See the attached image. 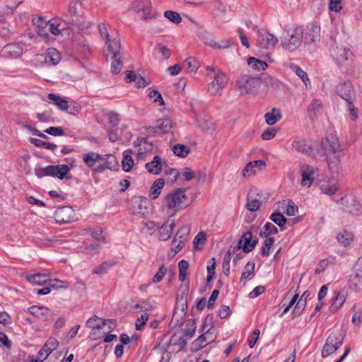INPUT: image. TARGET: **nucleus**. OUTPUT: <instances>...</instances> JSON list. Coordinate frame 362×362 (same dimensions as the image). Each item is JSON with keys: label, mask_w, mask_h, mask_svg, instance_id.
I'll return each instance as SVG.
<instances>
[{"label": "nucleus", "mask_w": 362, "mask_h": 362, "mask_svg": "<svg viewBox=\"0 0 362 362\" xmlns=\"http://www.w3.org/2000/svg\"><path fill=\"white\" fill-rule=\"evenodd\" d=\"M303 37V29L302 27L296 26L286 28L281 38V45L284 49L293 52L301 45Z\"/></svg>", "instance_id": "1"}, {"label": "nucleus", "mask_w": 362, "mask_h": 362, "mask_svg": "<svg viewBox=\"0 0 362 362\" xmlns=\"http://www.w3.org/2000/svg\"><path fill=\"white\" fill-rule=\"evenodd\" d=\"M187 197L185 189L178 188L173 192L168 193L163 200L165 206L168 209L173 211V215L176 212L183 210L187 207L186 201Z\"/></svg>", "instance_id": "2"}, {"label": "nucleus", "mask_w": 362, "mask_h": 362, "mask_svg": "<svg viewBox=\"0 0 362 362\" xmlns=\"http://www.w3.org/2000/svg\"><path fill=\"white\" fill-rule=\"evenodd\" d=\"M69 172V168L66 165H48L45 168H35V175L38 178L51 176L62 180Z\"/></svg>", "instance_id": "3"}, {"label": "nucleus", "mask_w": 362, "mask_h": 362, "mask_svg": "<svg viewBox=\"0 0 362 362\" xmlns=\"http://www.w3.org/2000/svg\"><path fill=\"white\" fill-rule=\"evenodd\" d=\"M260 80L257 77L247 75L240 76L236 81V86L241 94H247L260 86Z\"/></svg>", "instance_id": "4"}, {"label": "nucleus", "mask_w": 362, "mask_h": 362, "mask_svg": "<svg viewBox=\"0 0 362 362\" xmlns=\"http://www.w3.org/2000/svg\"><path fill=\"white\" fill-rule=\"evenodd\" d=\"M344 337L340 333L332 332L327 337L322 351L323 358L334 353L343 344Z\"/></svg>", "instance_id": "5"}, {"label": "nucleus", "mask_w": 362, "mask_h": 362, "mask_svg": "<svg viewBox=\"0 0 362 362\" xmlns=\"http://www.w3.org/2000/svg\"><path fill=\"white\" fill-rule=\"evenodd\" d=\"M321 146L325 155L342 153L343 151L338 137L334 134H330L323 139Z\"/></svg>", "instance_id": "6"}, {"label": "nucleus", "mask_w": 362, "mask_h": 362, "mask_svg": "<svg viewBox=\"0 0 362 362\" xmlns=\"http://www.w3.org/2000/svg\"><path fill=\"white\" fill-rule=\"evenodd\" d=\"M346 207V210L354 216H358L362 212V206L352 195H346L337 201Z\"/></svg>", "instance_id": "7"}, {"label": "nucleus", "mask_w": 362, "mask_h": 362, "mask_svg": "<svg viewBox=\"0 0 362 362\" xmlns=\"http://www.w3.org/2000/svg\"><path fill=\"white\" fill-rule=\"evenodd\" d=\"M132 9L144 20L155 17L154 15L151 14V4L150 0H136L133 2Z\"/></svg>", "instance_id": "8"}, {"label": "nucleus", "mask_w": 362, "mask_h": 362, "mask_svg": "<svg viewBox=\"0 0 362 362\" xmlns=\"http://www.w3.org/2000/svg\"><path fill=\"white\" fill-rule=\"evenodd\" d=\"M228 82V77L222 72H218L207 87L208 92L211 95H221L222 89Z\"/></svg>", "instance_id": "9"}, {"label": "nucleus", "mask_w": 362, "mask_h": 362, "mask_svg": "<svg viewBox=\"0 0 362 362\" xmlns=\"http://www.w3.org/2000/svg\"><path fill=\"white\" fill-rule=\"evenodd\" d=\"M336 93L346 100L348 105H351L352 104L355 91L350 81L340 83L336 88Z\"/></svg>", "instance_id": "10"}, {"label": "nucleus", "mask_w": 362, "mask_h": 362, "mask_svg": "<svg viewBox=\"0 0 362 362\" xmlns=\"http://www.w3.org/2000/svg\"><path fill=\"white\" fill-rule=\"evenodd\" d=\"M189 233V228L187 226H182L176 233L172 242L173 245V250L175 254L183 248Z\"/></svg>", "instance_id": "11"}, {"label": "nucleus", "mask_w": 362, "mask_h": 362, "mask_svg": "<svg viewBox=\"0 0 362 362\" xmlns=\"http://www.w3.org/2000/svg\"><path fill=\"white\" fill-rule=\"evenodd\" d=\"M278 42L274 35L267 32L259 31L257 34V45L267 49H273Z\"/></svg>", "instance_id": "12"}, {"label": "nucleus", "mask_w": 362, "mask_h": 362, "mask_svg": "<svg viewBox=\"0 0 362 362\" xmlns=\"http://www.w3.org/2000/svg\"><path fill=\"white\" fill-rule=\"evenodd\" d=\"M331 54L334 59L339 64L344 62L352 56V52L350 49H346L342 45L332 47Z\"/></svg>", "instance_id": "13"}, {"label": "nucleus", "mask_w": 362, "mask_h": 362, "mask_svg": "<svg viewBox=\"0 0 362 362\" xmlns=\"http://www.w3.org/2000/svg\"><path fill=\"white\" fill-rule=\"evenodd\" d=\"M105 45L113 57L121 55L120 39L116 32H111V37L105 40Z\"/></svg>", "instance_id": "14"}, {"label": "nucleus", "mask_w": 362, "mask_h": 362, "mask_svg": "<svg viewBox=\"0 0 362 362\" xmlns=\"http://www.w3.org/2000/svg\"><path fill=\"white\" fill-rule=\"evenodd\" d=\"M257 244V239L252 240V234L250 231H246L242 235L238 242L239 248H243L245 252H251Z\"/></svg>", "instance_id": "15"}, {"label": "nucleus", "mask_w": 362, "mask_h": 362, "mask_svg": "<svg viewBox=\"0 0 362 362\" xmlns=\"http://www.w3.org/2000/svg\"><path fill=\"white\" fill-rule=\"evenodd\" d=\"M74 211L70 206H62L58 208L54 212V218L57 223H64L71 221L74 216Z\"/></svg>", "instance_id": "16"}, {"label": "nucleus", "mask_w": 362, "mask_h": 362, "mask_svg": "<svg viewBox=\"0 0 362 362\" xmlns=\"http://www.w3.org/2000/svg\"><path fill=\"white\" fill-rule=\"evenodd\" d=\"M329 169L332 173H338L341 170V158L343 153L325 155Z\"/></svg>", "instance_id": "17"}, {"label": "nucleus", "mask_w": 362, "mask_h": 362, "mask_svg": "<svg viewBox=\"0 0 362 362\" xmlns=\"http://www.w3.org/2000/svg\"><path fill=\"white\" fill-rule=\"evenodd\" d=\"M173 129V122L170 119H160L156 122L155 127H149V133L162 134L168 133Z\"/></svg>", "instance_id": "18"}, {"label": "nucleus", "mask_w": 362, "mask_h": 362, "mask_svg": "<svg viewBox=\"0 0 362 362\" xmlns=\"http://www.w3.org/2000/svg\"><path fill=\"white\" fill-rule=\"evenodd\" d=\"M175 226L173 219L168 218L161 226L158 230L159 240H168L172 235V232Z\"/></svg>", "instance_id": "19"}, {"label": "nucleus", "mask_w": 362, "mask_h": 362, "mask_svg": "<svg viewBox=\"0 0 362 362\" xmlns=\"http://www.w3.org/2000/svg\"><path fill=\"white\" fill-rule=\"evenodd\" d=\"M357 266L359 267L356 268L351 275L349 284L355 291H361L362 290V260Z\"/></svg>", "instance_id": "20"}, {"label": "nucleus", "mask_w": 362, "mask_h": 362, "mask_svg": "<svg viewBox=\"0 0 362 362\" xmlns=\"http://www.w3.org/2000/svg\"><path fill=\"white\" fill-rule=\"evenodd\" d=\"M320 40V27L315 23H310L307 26L305 32L306 42H316Z\"/></svg>", "instance_id": "21"}, {"label": "nucleus", "mask_w": 362, "mask_h": 362, "mask_svg": "<svg viewBox=\"0 0 362 362\" xmlns=\"http://www.w3.org/2000/svg\"><path fill=\"white\" fill-rule=\"evenodd\" d=\"M59 346V341L54 337H49L43 347L38 351L37 356L45 360Z\"/></svg>", "instance_id": "22"}, {"label": "nucleus", "mask_w": 362, "mask_h": 362, "mask_svg": "<svg viewBox=\"0 0 362 362\" xmlns=\"http://www.w3.org/2000/svg\"><path fill=\"white\" fill-rule=\"evenodd\" d=\"M300 170L302 176L301 185L303 186L310 187L313 182V168L312 166L307 164H301Z\"/></svg>", "instance_id": "23"}, {"label": "nucleus", "mask_w": 362, "mask_h": 362, "mask_svg": "<svg viewBox=\"0 0 362 362\" xmlns=\"http://www.w3.org/2000/svg\"><path fill=\"white\" fill-rule=\"evenodd\" d=\"M81 1L82 0H78L77 2L71 4L69 6V13H70L71 16L74 18H71V20H69L67 23L76 25L78 27H80L82 25V21L80 20L79 17H81L82 15H81L78 10V6H81Z\"/></svg>", "instance_id": "24"}, {"label": "nucleus", "mask_w": 362, "mask_h": 362, "mask_svg": "<svg viewBox=\"0 0 362 362\" xmlns=\"http://www.w3.org/2000/svg\"><path fill=\"white\" fill-rule=\"evenodd\" d=\"M107 321H110V319L101 320L97 315H93L90 317L86 322V327L92 329L90 334V336L95 334V329H103L105 327Z\"/></svg>", "instance_id": "25"}, {"label": "nucleus", "mask_w": 362, "mask_h": 362, "mask_svg": "<svg viewBox=\"0 0 362 362\" xmlns=\"http://www.w3.org/2000/svg\"><path fill=\"white\" fill-rule=\"evenodd\" d=\"M265 162L262 160H257L250 162L243 169V175L244 177H250L252 175H255L256 173L255 168L262 170L265 167Z\"/></svg>", "instance_id": "26"}, {"label": "nucleus", "mask_w": 362, "mask_h": 362, "mask_svg": "<svg viewBox=\"0 0 362 362\" xmlns=\"http://www.w3.org/2000/svg\"><path fill=\"white\" fill-rule=\"evenodd\" d=\"M22 48L16 44H8L3 47L1 49V55L4 57H11L16 58L22 54Z\"/></svg>", "instance_id": "27"}, {"label": "nucleus", "mask_w": 362, "mask_h": 362, "mask_svg": "<svg viewBox=\"0 0 362 362\" xmlns=\"http://www.w3.org/2000/svg\"><path fill=\"white\" fill-rule=\"evenodd\" d=\"M145 168L150 173L154 175L159 174L162 170L161 158L158 156H155L151 162L146 163Z\"/></svg>", "instance_id": "28"}, {"label": "nucleus", "mask_w": 362, "mask_h": 362, "mask_svg": "<svg viewBox=\"0 0 362 362\" xmlns=\"http://www.w3.org/2000/svg\"><path fill=\"white\" fill-rule=\"evenodd\" d=\"M134 147L138 148L137 153L139 156L152 150V145L148 144L147 139L144 137L138 138L136 141H134Z\"/></svg>", "instance_id": "29"}, {"label": "nucleus", "mask_w": 362, "mask_h": 362, "mask_svg": "<svg viewBox=\"0 0 362 362\" xmlns=\"http://www.w3.org/2000/svg\"><path fill=\"white\" fill-rule=\"evenodd\" d=\"M102 160H105V156L103 155L95 153L90 152L83 155V160L86 163V165L92 168L95 164V163L100 161Z\"/></svg>", "instance_id": "30"}, {"label": "nucleus", "mask_w": 362, "mask_h": 362, "mask_svg": "<svg viewBox=\"0 0 362 362\" xmlns=\"http://www.w3.org/2000/svg\"><path fill=\"white\" fill-rule=\"evenodd\" d=\"M116 264L117 262L113 260L103 262L99 266L93 269L92 273L100 276L105 275L111 268H112Z\"/></svg>", "instance_id": "31"}, {"label": "nucleus", "mask_w": 362, "mask_h": 362, "mask_svg": "<svg viewBox=\"0 0 362 362\" xmlns=\"http://www.w3.org/2000/svg\"><path fill=\"white\" fill-rule=\"evenodd\" d=\"M47 97L59 110L62 111L68 110L69 102L64 98H62L54 93H49Z\"/></svg>", "instance_id": "32"}, {"label": "nucleus", "mask_w": 362, "mask_h": 362, "mask_svg": "<svg viewBox=\"0 0 362 362\" xmlns=\"http://www.w3.org/2000/svg\"><path fill=\"white\" fill-rule=\"evenodd\" d=\"M165 181L163 178L156 180L149 191V196L151 199H156L158 197L161 192V189L164 187Z\"/></svg>", "instance_id": "33"}, {"label": "nucleus", "mask_w": 362, "mask_h": 362, "mask_svg": "<svg viewBox=\"0 0 362 362\" xmlns=\"http://www.w3.org/2000/svg\"><path fill=\"white\" fill-rule=\"evenodd\" d=\"M47 276L46 274H30L26 276V279L30 283L42 286L48 284L49 281L46 279Z\"/></svg>", "instance_id": "34"}, {"label": "nucleus", "mask_w": 362, "mask_h": 362, "mask_svg": "<svg viewBox=\"0 0 362 362\" xmlns=\"http://www.w3.org/2000/svg\"><path fill=\"white\" fill-rule=\"evenodd\" d=\"M47 64H57L61 59L59 52L54 48H48L45 52Z\"/></svg>", "instance_id": "35"}, {"label": "nucleus", "mask_w": 362, "mask_h": 362, "mask_svg": "<svg viewBox=\"0 0 362 362\" xmlns=\"http://www.w3.org/2000/svg\"><path fill=\"white\" fill-rule=\"evenodd\" d=\"M30 314L36 317L46 320L49 313V310L42 306L33 305L29 308Z\"/></svg>", "instance_id": "36"}, {"label": "nucleus", "mask_w": 362, "mask_h": 362, "mask_svg": "<svg viewBox=\"0 0 362 362\" xmlns=\"http://www.w3.org/2000/svg\"><path fill=\"white\" fill-rule=\"evenodd\" d=\"M281 112L276 108H273L272 112H267L264 115L265 121L269 125L276 124L279 119H281Z\"/></svg>", "instance_id": "37"}, {"label": "nucleus", "mask_w": 362, "mask_h": 362, "mask_svg": "<svg viewBox=\"0 0 362 362\" xmlns=\"http://www.w3.org/2000/svg\"><path fill=\"white\" fill-rule=\"evenodd\" d=\"M292 146L297 151L304 154H309L311 152L310 146L305 140L293 141L292 143Z\"/></svg>", "instance_id": "38"}, {"label": "nucleus", "mask_w": 362, "mask_h": 362, "mask_svg": "<svg viewBox=\"0 0 362 362\" xmlns=\"http://www.w3.org/2000/svg\"><path fill=\"white\" fill-rule=\"evenodd\" d=\"M322 102L317 99L313 100L308 108V112L310 117L313 118L317 113L320 112L322 111Z\"/></svg>", "instance_id": "39"}, {"label": "nucleus", "mask_w": 362, "mask_h": 362, "mask_svg": "<svg viewBox=\"0 0 362 362\" xmlns=\"http://www.w3.org/2000/svg\"><path fill=\"white\" fill-rule=\"evenodd\" d=\"M103 156H105L103 165L105 169L114 170L118 168V163L113 155L106 154L103 155Z\"/></svg>", "instance_id": "40"}, {"label": "nucleus", "mask_w": 362, "mask_h": 362, "mask_svg": "<svg viewBox=\"0 0 362 362\" xmlns=\"http://www.w3.org/2000/svg\"><path fill=\"white\" fill-rule=\"evenodd\" d=\"M247 64L250 66L253 69L257 71H264L267 68V64L263 61H261L255 57H249L247 60Z\"/></svg>", "instance_id": "41"}, {"label": "nucleus", "mask_w": 362, "mask_h": 362, "mask_svg": "<svg viewBox=\"0 0 362 362\" xmlns=\"http://www.w3.org/2000/svg\"><path fill=\"white\" fill-rule=\"evenodd\" d=\"M288 67L303 81L305 85L307 86L310 80L306 72L295 64H289Z\"/></svg>", "instance_id": "42"}, {"label": "nucleus", "mask_w": 362, "mask_h": 362, "mask_svg": "<svg viewBox=\"0 0 362 362\" xmlns=\"http://www.w3.org/2000/svg\"><path fill=\"white\" fill-rule=\"evenodd\" d=\"M278 233L277 228L272 223L267 222L260 231L259 235L262 237L267 238L269 235H275Z\"/></svg>", "instance_id": "43"}, {"label": "nucleus", "mask_w": 362, "mask_h": 362, "mask_svg": "<svg viewBox=\"0 0 362 362\" xmlns=\"http://www.w3.org/2000/svg\"><path fill=\"white\" fill-rule=\"evenodd\" d=\"M173 153L179 157L185 158L186 157L190 152V149L185 145L183 144H176L173 148Z\"/></svg>", "instance_id": "44"}, {"label": "nucleus", "mask_w": 362, "mask_h": 362, "mask_svg": "<svg viewBox=\"0 0 362 362\" xmlns=\"http://www.w3.org/2000/svg\"><path fill=\"white\" fill-rule=\"evenodd\" d=\"M179 267V280L184 281L186 279L189 263L185 259H182L178 263Z\"/></svg>", "instance_id": "45"}, {"label": "nucleus", "mask_w": 362, "mask_h": 362, "mask_svg": "<svg viewBox=\"0 0 362 362\" xmlns=\"http://www.w3.org/2000/svg\"><path fill=\"white\" fill-rule=\"evenodd\" d=\"M337 238L339 243L345 246L349 245L353 240V235L346 230L339 233Z\"/></svg>", "instance_id": "46"}, {"label": "nucleus", "mask_w": 362, "mask_h": 362, "mask_svg": "<svg viewBox=\"0 0 362 362\" xmlns=\"http://www.w3.org/2000/svg\"><path fill=\"white\" fill-rule=\"evenodd\" d=\"M111 59H112L111 71L114 74H117L120 72V71L122 68L121 55L115 56V57H113V55H112Z\"/></svg>", "instance_id": "47"}, {"label": "nucleus", "mask_w": 362, "mask_h": 362, "mask_svg": "<svg viewBox=\"0 0 362 362\" xmlns=\"http://www.w3.org/2000/svg\"><path fill=\"white\" fill-rule=\"evenodd\" d=\"M345 300L346 298L344 295L337 294L332 300L330 311H337L344 304Z\"/></svg>", "instance_id": "48"}, {"label": "nucleus", "mask_w": 362, "mask_h": 362, "mask_svg": "<svg viewBox=\"0 0 362 362\" xmlns=\"http://www.w3.org/2000/svg\"><path fill=\"white\" fill-rule=\"evenodd\" d=\"M196 325L195 322L192 320H188L186 321V327L184 329V334L187 338H192L195 333L196 331Z\"/></svg>", "instance_id": "49"}, {"label": "nucleus", "mask_w": 362, "mask_h": 362, "mask_svg": "<svg viewBox=\"0 0 362 362\" xmlns=\"http://www.w3.org/2000/svg\"><path fill=\"white\" fill-rule=\"evenodd\" d=\"M269 218L276 224H277L280 228L284 226L287 221L286 218L280 212L273 213L270 216Z\"/></svg>", "instance_id": "50"}, {"label": "nucleus", "mask_w": 362, "mask_h": 362, "mask_svg": "<svg viewBox=\"0 0 362 362\" xmlns=\"http://www.w3.org/2000/svg\"><path fill=\"white\" fill-rule=\"evenodd\" d=\"M274 238H267L264 242L263 245L261 248V252L263 256H269V250L271 247L274 245Z\"/></svg>", "instance_id": "51"}, {"label": "nucleus", "mask_w": 362, "mask_h": 362, "mask_svg": "<svg viewBox=\"0 0 362 362\" xmlns=\"http://www.w3.org/2000/svg\"><path fill=\"white\" fill-rule=\"evenodd\" d=\"M134 165V160L129 155H124L122 160V167L124 171L129 172Z\"/></svg>", "instance_id": "52"}, {"label": "nucleus", "mask_w": 362, "mask_h": 362, "mask_svg": "<svg viewBox=\"0 0 362 362\" xmlns=\"http://www.w3.org/2000/svg\"><path fill=\"white\" fill-rule=\"evenodd\" d=\"M320 189L323 194L331 196L337 192L339 187L336 184H326L322 185L320 187Z\"/></svg>", "instance_id": "53"}, {"label": "nucleus", "mask_w": 362, "mask_h": 362, "mask_svg": "<svg viewBox=\"0 0 362 362\" xmlns=\"http://www.w3.org/2000/svg\"><path fill=\"white\" fill-rule=\"evenodd\" d=\"M164 16L174 23H180L182 21L181 16L175 11H167L164 13Z\"/></svg>", "instance_id": "54"}, {"label": "nucleus", "mask_w": 362, "mask_h": 362, "mask_svg": "<svg viewBox=\"0 0 362 362\" xmlns=\"http://www.w3.org/2000/svg\"><path fill=\"white\" fill-rule=\"evenodd\" d=\"M48 285L54 288H67L69 286V284L67 281L59 279H49Z\"/></svg>", "instance_id": "55"}, {"label": "nucleus", "mask_w": 362, "mask_h": 362, "mask_svg": "<svg viewBox=\"0 0 362 362\" xmlns=\"http://www.w3.org/2000/svg\"><path fill=\"white\" fill-rule=\"evenodd\" d=\"M254 270L255 263L248 262L244 267L243 272L241 274L240 280H245L248 279L249 276L254 273Z\"/></svg>", "instance_id": "56"}, {"label": "nucleus", "mask_w": 362, "mask_h": 362, "mask_svg": "<svg viewBox=\"0 0 362 362\" xmlns=\"http://www.w3.org/2000/svg\"><path fill=\"white\" fill-rule=\"evenodd\" d=\"M167 269L165 268V267L163 264L160 265L158 272L153 277L152 282L154 284L160 282L163 280L164 276L165 275Z\"/></svg>", "instance_id": "57"}, {"label": "nucleus", "mask_w": 362, "mask_h": 362, "mask_svg": "<svg viewBox=\"0 0 362 362\" xmlns=\"http://www.w3.org/2000/svg\"><path fill=\"white\" fill-rule=\"evenodd\" d=\"M261 204V202L257 199H250L248 197L246 206L250 211H257L260 208Z\"/></svg>", "instance_id": "58"}, {"label": "nucleus", "mask_w": 362, "mask_h": 362, "mask_svg": "<svg viewBox=\"0 0 362 362\" xmlns=\"http://www.w3.org/2000/svg\"><path fill=\"white\" fill-rule=\"evenodd\" d=\"M206 334L205 332L204 334L200 335L196 340L194 341L192 345L195 347V349H200L207 344Z\"/></svg>", "instance_id": "59"}, {"label": "nucleus", "mask_w": 362, "mask_h": 362, "mask_svg": "<svg viewBox=\"0 0 362 362\" xmlns=\"http://www.w3.org/2000/svg\"><path fill=\"white\" fill-rule=\"evenodd\" d=\"M47 134L52 136H63L65 134L64 130L62 127H50L45 130Z\"/></svg>", "instance_id": "60"}, {"label": "nucleus", "mask_w": 362, "mask_h": 362, "mask_svg": "<svg viewBox=\"0 0 362 362\" xmlns=\"http://www.w3.org/2000/svg\"><path fill=\"white\" fill-rule=\"evenodd\" d=\"M184 65L186 66L187 71L191 73H195L198 68L197 62L191 58L187 59L185 61Z\"/></svg>", "instance_id": "61"}, {"label": "nucleus", "mask_w": 362, "mask_h": 362, "mask_svg": "<svg viewBox=\"0 0 362 362\" xmlns=\"http://www.w3.org/2000/svg\"><path fill=\"white\" fill-rule=\"evenodd\" d=\"M148 97L153 99V102L158 103L160 105H163L165 103L161 94L158 90H151Z\"/></svg>", "instance_id": "62"}, {"label": "nucleus", "mask_w": 362, "mask_h": 362, "mask_svg": "<svg viewBox=\"0 0 362 362\" xmlns=\"http://www.w3.org/2000/svg\"><path fill=\"white\" fill-rule=\"evenodd\" d=\"M148 317V314L144 313L141 315V317L138 318L136 320L135 325L136 330H141L143 329V327L146 325V322H147Z\"/></svg>", "instance_id": "63"}, {"label": "nucleus", "mask_w": 362, "mask_h": 362, "mask_svg": "<svg viewBox=\"0 0 362 362\" xmlns=\"http://www.w3.org/2000/svg\"><path fill=\"white\" fill-rule=\"evenodd\" d=\"M134 308L135 309H139L141 311H148L153 310V306L151 303L142 300L136 303Z\"/></svg>", "instance_id": "64"}]
</instances>
